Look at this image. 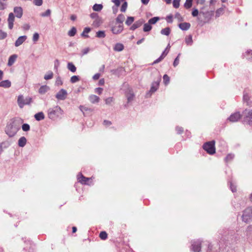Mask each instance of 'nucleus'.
Wrapping results in <instances>:
<instances>
[{
	"mask_svg": "<svg viewBox=\"0 0 252 252\" xmlns=\"http://www.w3.org/2000/svg\"><path fill=\"white\" fill-rule=\"evenodd\" d=\"M63 114V111L58 105L50 108L47 110L48 117L52 120L61 118Z\"/></svg>",
	"mask_w": 252,
	"mask_h": 252,
	"instance_id": "obj_1",
	"label": "nucleus"
},
{
	"mask_svg": "<svg viewBox=\"0 0 252 252\" xmlns=\"http://www.w3.org/2000/svg\"><path fill=\"white\" fill-rule=\"evenodd\" d=\"M243 221L250 223L252 220V208L247 207L243 211L242 216Z\"/></svg>",
	"mask_w": 252,
	"mask_h": 252,
	"instance_id": "obj_2",
	"label": "nucleus"
},
{
	"mask_svg": "<svg viewBox=\"0 0 252 252\" xmlns=\"http://www.w3.org/2000/svg\"><path fill=\"white\" fill-rule=\"evenodd\" d=\"M32 102V98L30 97H27L24 98L23 95H19L17 99V103L20 108H23L24 105H29Z\"/></svg>",
	"mask_w": 252,
	"mask_h": 252,
	"instance_id": "obj_3",
	"label": "nucleus"
},
{
	"mask_svg": "<svg viewBox=\"0 0 252 252\" xmlns=\"http://www.w3.org/2000/svg\"><path fill=\"white\" fill-rule=\"evenodd\" d=\"M203 149L208 154L213 155L215 153V141H212L205 143L203 146Z\"/></svg>",
	"mask_w": 252,
	"mask_h": 252,
	"instance_id": "obj_4",
	"label": "nucleus"
},
{
	"mask_svg": "<svg viewBox=\"0 0 252 252\" xmlns=\"http://www.w3.org/2000/svg\"><path fill=\"white\" fill-rule=\"evenodd\" d=\"M92 179V178H87L84 177L82 173H80L77 175V180L78 182L84 185H91L92 182L90 181Z\"/></svg>",
	"mask_w": 252,
	"mask_h": 252,
	"instance_id": "obj_5",
	"label": "nucleus"
},
{
	"mask_svg": "<svg viewBox=\"0 0 252 252\" xmlns=\"http://www.w3.org/2000/svg\"><path fill=\"white\" fill-rule=\"evenodd\" d=\"M159 81H155L152 83L150 91L146 94V97H150L158 88Z\"/></svg>",
	"mask_w": 252,
	"mask_h": 252,
	"instance_id": "obj_6",
	"label": "nucleus"
},
{
	"mask_svg": "<svg viewBox=\"0 0 252 252\" xmlns=\"http://www.w3.org/2000/svg\"><path fill=\"white\" fill-rule=\"evenodd\" d=\"M242 117L240 112H236L232 114L228 118L227 121L230 122L235 123L238 122Z\"/></svg>",
	"mask_w": 252,
	"mask_h": 252,
	"instance_id": "obj_7",
	"label": "nucleus"
},
{
	"mask_svg": "<svg viewBox=\"0 0 252 252\" xmlns=\"http://www.w3.org/2000/svg\"><path fill=\"white\" fill-rule=\"evenodd\" d=\"M201 243L200 241H191V250L193 252H199L200 251Z\"/></svg>",
	"mask_w": 252,
	"mask_h": 252,
	"instance_id": "obj_8",
	"label": "nucleus"
},
{
	"mask_svg": "<svg viewBox=\"0 0 252 252\" xmlns=\"http://www.w3.org/2000/svg\"><path fill=\"white\" fill-rule=\"evenodd\" d=\"M124 27L123 24H120L116 23L115 25L112 27L111 31L113 33L118 34L122 32Z\"/></svg>",
	"mask_w": 252,
	"mask_h": 252,
	"instance_id": "obj_9",
	"label": "nucleus"
},
{
	"mask_svg": "<svg viewBox=\"0 0 252 252\" xmlns=\"http://www.w3.org/2000/svg\"><path fill=\"white\" fill-rule=\"evenodd\" d=\"M5 132L9 137H11L16 134L17 130L12 125H9L6 126Z\"/></svg>",
	"mask_w": 252,
	"mask_h": 252,
	"instance_id": "obj_10",
	"label": "nucleus"
},
{
	"mask_svg": "<svg viewBox=\"0 0 252 252\" xmlns=\"http://www.w3.org/2000/svg\"><path fill=\"white\" fill-rule=\"evenodd\" d=\"M67 91L64 89H61L56 95V97L58 100H63L67 96Z\"/></svg>",
	"mask_w": 252,
	"mask_h": 252,
	"instance_id": "obj_11",
	"label": "nucleus"
},
{
	"mask_svg": "<svg viewBox=\"0 0 252 252\" xmlns=\"http://www.w3.org/2000/svg\"><path fill=\"white\" fill-rule=\"evenodd\" d=\"M243 114L246 117V121H248L249 125H251L252 123V110L246 109L243 112Z\"/></svg>",
	"mask_w": 252,
	"mask_h": 252,
	"instance_id": "obj_12",
	"label": "nucleus"
},
{
	"mask_svg": "<svg viewBox=\"0 0 252 252\" xmlns=\"http://www.w3.org/2000/svg\"><path fill=\"white\" fill-rule=\"evenodd\" d=\"M15 20V16L14 14L12 12L10 13L8 15L7 19L8 28L10 30L13 28L14 22Z\"/></svg>",
	"mask_w": 252,
	"mask_h": 252,
	"instance_id": "obj_13",
	"label": "nucleus"
},
{
	"mask_svg": "<svg viewBox=\"0 0 252 252\" xmlns=\"http://www.w3.org/2000/svg\"><path fill=\"white\" fill-rule=\"evenodd\" d=\"M13 12L15 16L18 18H21L23 14V8L21 6H16L14 7Z\"/></svg>",
	"mask_w": 252,
	"mask_h": 252,
	"instance_id": "obj_14",
	"label": "nucleus"
},
{
	"mask_svg": "<svg viewBox=\"0 0 252 252\" xmlns=\"http://www.w3.org/2000/svg\"><path fill=\"white\" fill-rule=\"evenodd\" d=\"M27 37L26 35L21 36L16 40L15 42V46L18 47L22 45L27 39Z\"/></svg>",
	"mask_w": 252,
	"mask_h": 252,
	"instance_id": "obj_15",
	"label": "nucleus"
},
{
	"mask_svg": "<svg viewBox=\"0 0 252 252\" xmlns=\"http://www.w3.org/2000/svg\"><path fill=\"white\" fill-rule=\"evenodd\" d=\"M144 21L143 20H139L135 22L130 28V30L134 31L140 27L143 23Z\"/></svg>",
	"mask_w": 252,
	"mask_h": 252,
	"instance_id": "obj_16",
	"label": "nucleus"
},
{
	"mask_svg": "<svg viewBox=\"0 0 252 252\" xmlns=\"http://www.w3.org/2000/svg\"><path fill=\"white\" fill-rule=\"evenodd\" d=\"M178 26L182 31H187L190 28V24L189 23L184 22L179 24Z\"/></svg>",
	"mask_w": 252,
	"mask_h": 252,
	"instance_id": "obj_17",
	"label": "nucleus"
},
{
	"mask_svg": "<svg viewBox=\"0 0 252 252\" xmlns=\"http://www.w3.org/2000/svg\"><path fill=\"white\" fill-rule=\"evenodd\" d=\"M18 56L16 54H13L10 56V57L8 59L7 65L8 66H12L14 63L15 62Z\"/></svg>",
	"mask_w": 252,
	"mask_h": 252,
	"instance_id": "obj_18",
	"label": "nucleus"
},
{
	"mask_svg": "<svg viewBox=\"0 0 252 252\" xmlns=\"http://www.w3.org/2000/svg\"><path fill=\"white\" fill-rule=\"evenodd\" d=\"M50 90V87L47 85L41 86L38 90V93L40 94H44Z\"/></svg>",
	"mask_w": 252,
	"mask_h": 252,
	"instance_id": "obj_19",
	"label": "nucleus"
},
{
	"mask_svg": "<svg viewBox=\"0 0 252 252\" xmlns=\"http://www.w3.org/2000/svg\"><path fill=\"white\" fill-rule=\"evenodd\" d=\"M204 246H205L206 247H208V250L207 251V252H218L217 250V247H214L213 245L208 244V243L203 244L202 246L203 247Z\"/></svg>",
	"mask_w": 252,
	"mask_h": 252,
	"instance_id": "obj_20",
	"label": "nucleus"
},
{
	"mask_svg": "<svg viewBox=\"0 0 252 252\" xmlns=\"http://www.w3.org/2000/svg\"><path fill=\"white\" fill-rule=\"evenodd\" d=\"M103 23L101 17H99L96 19H94L93 22V26L94 27H98Z\"/></svg>",
	"mask_w": 252,
	"mask_h": 252,
	"instance_id": "obj_21",
	"label": "nucleus"
},
{
	"mask_svg": "<svg viewBox=\"0 0 252 252\" xmlns=\"http://www.w3.org/2000/svg\"><path fill=\"white\" fill-rule=\"evenodd\" d=\"M11 82L8 80H4L0 82V87L8 88L11 86Z\"/></svg>",
	"mask_w": 252,
	"mask_h": 252,
	"instance_id": "obj_22",
	"label": "nucleus"
},
{
	"mask_svg": "<svg viewBox=\"0 0 252 252\" xmlns=\"http://www.w3.org/2000/svg\"><path fill=\"white\" fill-rule=\"evenodd\" d=\"M27 139L24 136H22L18 140V146L20 147H24L27 143Z\"/></svg>",
	"mask_w": 252,
	"mask_h": 252,
	"instance_id": "obj_23",
	"label": "nucleus"
},
{
	"mask_svg": "<svg viewBox=\"0 0 252 252\" xmlns=\"http://www.w3.org/2000/svg\"><path fill=\"white\" fill-rule=\"evenodd\" d=\"M124 49V46L123 44L120 43H116L114 47V50L116 52H121Z\"/></svg>",
	"mask_w": 252,
	"mask_h": 252,
	"instance_id": "obj_24",
	"label": "nucleus"
},
{
	"mask_svg": "<svg viewBox=\"0 0 252 252\" xmlns=\"http://www.w3.org/2000/svg\"><path fill=\"white\" fill-rule=\"evenodd\" d=\"M99 99V97L95 95L92 94L89 96V100L92 103H95L98 102Z\"/></svg>",
	"mask_w": 252,
	"mask_h": 252,
	"instance_id": "obj_25",
	"label": "nucleus"
},
{
	"mask_svg": "<svg viewBox=\"0 0 252 252\" xmlns=\"http://www.w3.org/2000/svg\"><path fill=\"white\" fill-rule=\"evenodd\" d=\"M126 97L127 98V103L130 102L133 99L134 97V93L132 91H129V92H128L126 94Z\"/></svg>",
	"mask_w": 252,
	"mask_h": 252,
	"instance_id": "obj_26",
	"label": "nucleus"
},
{
	"mask_svg": "<svg viewBox=\"0 0 252 252\" xmlns=\"http://www.w3.org/2000/svg\"><path fill=\"white\" fill-rule=\"evenodd\" d=\"M67 68L69 70L73 73L76 71V67L71 62L68 63Z\"/></svg>",
	"mask_w": 252,
	"mask_h": 252,
	"instance_id": "obj_27",
	"label": "nucleus"
},
{
	"mask_svg": "<svg viewBox=\"0 0 252 252\" xmlns=\"http://www.w3.org/2000/svg\"><path fill=\"white\" fill-rule=\"evenodd\" d=\"M34 118L37 121H40L43 120L45 117L44 113L42 112H40L35 114Z\"/></svg>",
	"mask_w": 252,
	"mask_h": 252,
	"instance_id": "obj_28",
	"label": "nucleus"
},
{
	"mask_svg": "<svg viewBox=\"0 0 252 252\" xmlns=\"http://www.w3.org/2000/svg\"><path fill=\"white\" fill-rule=\"evenodd\" d=\"M244 58L247 60L252 61V51L248 50L245 54L244 55Z\"/></svg>",
	"mask_w": 252,
	"mask_h": 252,
	"instance_id": "obj_29",
	"label": "nucleus"
},
{
	"mask_svg": "<svg viewBox=\"0 0 252 252\" xmlns=\"http://www.w3.org/2000/svg\"><path fill=\"white\" fill-rule=\"evenodd\" d=\"M125 19V17L123 14H119L116 18V23L123 24V22Z\"/></svg>",
	"mask_w": 252,
	"mask_h": 252,
	"instance_id": "obj_30",
	"label": "nucleus"
},
{
	"mask_svg": "<svg viewBox=\"0 0 252 252\" xmlns=\"http://www.w3.org/2000/svg\"><path fill=\"white\" fill-rule=\"evenodd\" d=\"M250 96L249 94L246 91L244 92L243 94V101L246 102L247 105H249Z\"/></svg>",
	"mask_w": 252,
	"mask_h": 252,
	"instance_id": "obj_31",
	"label": "nucleus"
},
{
	"mask_svg": "<svg viewBox=\"0 0 252 252\" xmlns=\"http://www.w3.org/2000/svg\"><path fill=\"white\" fill-rule=\"evenodd\" d=\"M185 42L188 45H191L193 43L192 37L191 35H189L186 37Z\"/></svg>",
	"mask_w": 252,
	"mask_h": 252,
	"instance_id": "obj_32",
	"label": "nucleus"
},
{
	"mask_svg": "<svg viewBox=\"0 0 252 252\" xmlns=\"http://www.w3.org/2000/svg\"><path fill=\"white\" fill-rule=\"evenodd\" d=\"M171 30L169 27L165 28L161 30L160 33L162 35L168 36L170 33Z\"/></svg>",
	"mask_w": 252,
	"mask_h": 252,
	"instance_id": "obj_33",
	"label": "nucleus"
},
{
	"mask_svg": "<svg viewBox=\"0 0 252 252\" xmlns=\"http://www.w3.org/2000/svg\"><path fill=\"white\" fill-rule=\"evenodd\" d=\"M103 8L101 4H95L93 6V9L95 11H100Z\"/></svg>",
	"mask_w": 252,
	"mask_h": 252,
	"instance_id": "obj_34",
	"label": "nucleus"
},
{
	"mask_svg": "<svg viewBox=\"0 0 252 252\" xmlns=\"http://www.w3.org/2000/svg\"><path fill=\"white\" fill-rule=\"evenodd\" d=\"M152 26L148 22L144 25L143 31L145 32H148L151 30Z\"/></svg>",
	"mask_w": 252,
	"mask_h": 252,
	"instance_id": "obj_35",
	"label": "nucleus"
},
{
	"mask_svg": "<svg viewBox=\"0 0 252 252\" xmlns=\"http://www.w3.org/2000/svg\"><path fill=\"white\" fill-rule=\"evenodd\" d=\"M53 77V72L49 71H48L44 76V79L47 80L51 79Z\"/></svg>",
	"mask_w": 252,
	"mask_h": 252,
	"instance_id": "obj_36",
	"label": "nucleus"
},
{
	"mask_svg": "<svg viewBox=\"0 0 252 252\" xmlns=\"http://www.w3.org/2000/svg\"><path fill=\"white\" fill-rule=\"evenodd\" d=\"M192 0H186L184 3V7L186 9H189L192 6Z\"/></svg>",
	"mask_w": 252,
	"mask_h": 252,
	"instance_id": "obj_37",
	"label": "nucleus"
},
{
	"mask_svg": "<svg viewBox=\"0 0 252 252\" xmlns=\"http://www.w3.org/2000/svg\"><path fill=\"white\" fill-rule=\"evenodd\" d=\"M76 29L75 27H72L70 30H69L68 32V35L69 36H73L75 35L76 33Z\"/></svg>",
	"mask_w": 252,
	"mask_h": 252,
	"instance_id": "obj_38",
	"label": "nucleus"
},
{
	"mask_svg": "<svg viewBox=\"0 0 252 252\" xmlns=\"http://www.w3.org/2000/svg\"><path fill=\"white\" fill-rule=\"evenodd\" d=\"M159 18L158 17H154L149 20L148 23L150 24H156Z\"/></svg>",
	"mask_w": 252,
	"mask_h": 252,
	"instance_id": "obj_39",
	"label": "nucleus"
},
{
	"mask_svg": "<svg viewBox=\"0 0 252 252\" xmlns=\"http://www.w3.org/2000/svg\"><path fill=\"white\" fill-rule=\"evenodd\" d=\"M224 12L223 8L221 7L217 9L216 11V17H219L222 15Z\"/></svg>",
	"mask_w": 252,
	"mask_h": 252,
	"instance_id": "obj_40",
	"label": "nucleus"
},
{
	"mask_svg": "<svg viewBox=\"0 0 252 252\" xmlns=\"http://www.w3.org/2000/svg\"><path fill=\"white\" fill-rule=\"evenodd\" d=\"M134 20V18L133 17H128L126 21V24L129 26L133 22Z\"/></svg>",
	"mask_w": 252,
	"mask_h": 252,
	"instance_id": "obj_41",
	"label": "nucleus"
},
{
	"mask_svg": "<svg viewBox=\"0 0 252 252\" xmlns=\"http://www.w3.org/2000/svg\"><path fill=\"white\" fill-rule=\"evenodd\" d=\"M91 31V29L88 27H86L84 29L83 32L81 34V35L83 36H85L86 37H88V35L86 34L88 33Z\"/></svg>",
	"mask_w": 252,
	"mask_h": 252,
	"instance_id": "obj_42",
	"label": "nucleus"
},
{
	"mask_svg": "<svg viewBox=\"0 0 252 252\" xmlns=\"http://www.w3.org/2000/svg\"><path fill=\"white\" fill-rule=\"evenodd\" d=\"M2 146V148L3 149H6V148H7L8 147H9L10 145H11V143L8 141H3L1 143H0Z\"/></svg>",
	"mask_w": 252,
	"mask_h": 252,
	"instance_id": "obj_43",
	"label": "nucleus"
},
{
	"mask_svg": "<svg viewBox=\"0 0 252 252\" xmlns=\"http://www.w3.org/2000/svg\"><path fill=\"white\" fill-rule=\"evenodd\" d=\"M105 36L104 31H99L96 32V37L98 38H104Z\"/></svg>",
	"mask_w": 252,
	"mask_h": 252,
	"instance_id": "obj_44",
	"label": "nucleus"
},
{
	"mask_svg": "<svg viewBox=\"0 0 252 252\" xmlns=\"http://www.w3.org/2000/svg\"><path fill=\"white\" fill-rule=\"evenodd\" d=\"M22 130L24 131H28L30 129V126L28 124H24L22 126Z\"/></svg>",
	"mask_w": 252,
	"mask_h": 252,
	"instance_id": "obj_45",
	"label": "nucleus"
},
{
	"mask_svg": "<svg viewBox=\"0 0 252 252\" xmlns=\"http://www.w3.org/2000/svg\"><path fill=\"white\" fill-rule=\"evenodd\" d=\"M79 80V77L78 76H73L70 78V82L72 83H75Z\"/></svg>",
	"mask_w": 252,
	"mask_h": 252,
	"instance_id": "obj_46",
	"label": "nucleus"
},
{
	"mask_svg": "<svg viewBox=\"0 0 252 252\" xmlns=\"http://www.w3.org/2000/svg\"><path fill=\"white\" fill-rule=\"evenodd\" d=\"M99 237L102 240H105L107 237V234L105 231H101L99 234Z\"/></svg>",
	"mask_w": 252,
	"mask_h": 252,
	"instance_id": "obj_47",
	"label": "nucleus"
},
{
	"mask_svg": "<svg viewBox=\"0 0 252 252\" xmlns=\"http://www.w3.org/2000/svg\"><path fill=\"white\" fill-rule=\"evenodd\" d=\"M175 18H176L179 21L182 22L184 21L183 17L181 16V15L178 13L177 12L175 15Z\"/></svg>",
	"mask_w": 252,
	"mask_h": 252,
	"instance_id": "obj_48",
	"label": "nucleus"
},
{
	"mask_svg": "<svg viewBox=\"0 0 252 252\" xmlns=\"http://www.w3.org/2000/svg\"><path fill=\"white\" fill-rule=\"evenodd\" d=\"M163 82L165 85H167L169 83V81H170V78H169V77L167 75H166V74L164 75L163 77Z\"/></svg>",
	"mask_w": 252,
	"mask_h": 252,
	"instance_id": "obj_49",
	"label": "nucleus"
},
{
	"mask_svg": "<svg viewBox=\"0 0 252 252\" xmlns=\"http://www.w3.org/2000/svg\"><path fill=\"white\" fill-rule=\"evenodd\" d=\"M234 157V155L231 154H228L226 158H225V160L226 162H228L232 160Z\"/></svg>",
	"mask_w": 252,
	"mask_h": 252,
	"instance_id": "obj_50",
	"label": "nucleus"
},
{
	"mask_svg": "<svg viewBox=\"0 0 252 252\" xmlns=\"http://www.w3.org/2000/svg\"><path fill=\"white\" fill-rule=\"evenodd\" d=\"M114 101V98L112 97H109L105 99L106 104L110 105Z\"/></svg>",
	"mask_w": 252,
	"mask_h": 252,
	"instance_id": "obj_51",
	"label": "nucleus"
},
{
	"mask_svg": "<svg viewBox=\"0 0 252 252\" xmlns=\"http://www.w3.org/2000/svg\"><path fill=\"white\" fill-rule=\"evenodd\" d=\"M165 58V54H161L160 56L154 62V63H157L161 62Z\"/></svg>",
	"mask_w": 252,
	"mask_h": 252,
	"instance_id": "obj_52",
	"label": "nucleus"
},
{
	"mask_svg": "<svg viewBox=\"0 0 252 252\" xmlns=\"http://www.w3.org/2000/svg\"><path fill=\"white\" fill-rule=\"evenodd\" d=\"M51 14V10L47 9L45 12L40 14V16L42 17H48Z\"/></svg>",
	"mask_w": 252,
	"mask_h": 252,
	"instance_id": "obj_53",
	"label": "nucleus"
},
{
	"mask_svg": "<svg viewBox=\"0 0 252 252\" xmlns=\"http://www.w3.org/2000/svg\"><path fill=\"white\" fill-rule=\"evenodd\" d=\"M181 0H173V5L175 8H178L180 6Z\"/></svg>",
	"mask_w": 252,
	"mask_h": 252,
	"instance_id": "obj_54",
	"label": "nucleus"
},
{
	"mask_svg": "<svg viewBox=\"0 0 252 252\" xmlns=\"http://www.w3.org/2000/svg\"><path fill=\"white\" fill-rule=\"evenodd\" d=\"M127 6V3L126 1L124 2L123 4L122 5V6L121 7V11L123 12H124L126 11V8Z\"/></svg>",
	"mask_w": 252,
	"mask_h": 252,
	"instance_id": "obj_55",
	"label": "nucleus"
},
{
	"mask_svg": "<svg viewBox=\"0 0 252 252\" xmlns=\"http://www.w3.org/2000/svg\"><path fill=\"white\" fill-rule=\"evenodd\" d=\"M7 33L6 32L0 30V40L3 39L7 36Z\"/></svg>",
	"mask_w": 252,
	"mask_h": 252,
	"instance_id": "obj_56",
	"label": "nucleus"
},
{
	"mask_svg": "<svg viewBox=\"0 0 252 252\" xmlns=\"http://www.w3.org/2000/svg\"><path fill=\"white\" fill-rule=\"evenodd\" d=\"M180 54H179L177 57L174 60V61L173 62V65L174 67H176L177 65H178L179 63V56H180Z\"/></svg>",
	"mask_w": 252,
	"mask_h": 252,
	"instance_id": "obj_57",
	"label": "nucleus"
},
{
	"mask_svg": "<svg viewBox=\"0 0 252 252\" xmlns=\"http://www.w3.org/2000/svg\"><path fill=\"white\" fill-rule=\"evenodd\" d=\"M39 34L37 32H35L33 34L32 37V40L33 42H35L39 39Z\"/></svg>",
	"mask_w": 252,
	"mask_h": 252,
	"instance_id": "obj_58",
	"label": "nucleus"
},
{
	"mask_svg": "<svg viewBox=\"0 0 252 252\" xmlns=\"http://www.w3.org/2000/svg\"><path fill=\"white\" fill-rule=\"evenodd\" d=\"M33 3L36 6H41L43 3L42 0H33Z\"/></svg>",
	"mask_w": 252,
	"mask_h": 252,
	"instance_id": "obj_59",
	"label": "nucleus"
},
{
	"mask_svg": "<svg viewBox=\"0 0 252 252\" xmlns=\"http://www.w3.org/2000/svg\"><path fill=\"white\" fill-rule=\"evenodd\" d=\"M63 84L61 78L60 77H58L56 80V84L57 86L62 85Z\"/></svg>",
	"mask_w": 252,
	"mask_h": 252,
	"instance_id": "obj_60",
	"label": "nucleus"
},
{
	"mask_svg": "<svg viewBox=\"0 0 252 252\" xmlns=\"http://www.w3.org/2000/svg\"><path fill=\"white\" fill-rule=\"evenodd\" d=\"M230 188L233 192L236 191V187L232 182H230Z\"/></svg>",
	"mask_w": 252,
	"mask_h": 252,
	"instance_id": "obj_61",
	"label": "nucleus"
},
{
	"mask_svg": "<svg viewBox=\"0 0 252 252\" xmlns=\"http://www.w3.org/2000/svg\"><path fill=\"white\" fill-rule=\"evenodd\" d=\"M170 48V46L169 44H168L167 46V47L166 48V49L164 50V51L162 52V54H165V57L167 55V54L169 52V49Z\"/></svg>",
	"mask_w": 252,
	"mask_h": 252,
	"instance_id": "obj_62",
	"label": "nucleus"
},
{
	"mask_svg": "<svg viewBox=\"0 0 252 252\" xmlns=\"http://www.w3.org/2000/svg\"><path fill=\"white\" fill-rule=\"evenodd\" d=\"M90 17L92 19L94 20V19H96L97 18L99 17V16H98V14H97L96 13H92L91 14Z\"/></svg>",
	"mask_w": 252,
	"mask_h": 252,
	"instance_id": "obj_63",
	"label": "nucleus"
},
{
	"mask_svg": "<svg viewBox=\"0 0 252 252\" xmlns=\"http://www.w3.org/2000/svg\"><path fill=\"white\" fill-rule=\"evenodd\" d=\"M191 14L192 16L196 17L198 14V10L196 8L193 9Z\"/></svg>",
	"mask_w": 252,
	"mask_h": 252,
	"instance_id": "obj_64",
	"label": "nucleus"
}]
</instances>
